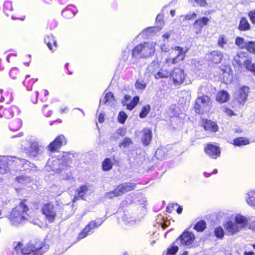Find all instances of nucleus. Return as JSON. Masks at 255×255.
<instances>
[{"instance_id": "nucleus-1", "label": "nucleus", "mask_w": 255, "mask_h": 255, "mask_svg": "<svg viewBox=\"0 0 255 255\" xmlns=\"http://www.w3.org/2000/svg\"><path fill=\"white\" fill-rule=\"evenodd\" d=\"M26 202L25 200H23L11 211L9 219L12 225L18 226L29 219L27 213L29 209Z\"/></svg>"}, {"instance_id": "nucleus-2", "label": "nucleus", "mask_w": 255, "mask_h": 255, "mask_svg": "<svg viewBox=\"0 0 255 255\" xmlns=\"http://www.w3.org/2000/svg\"><path fill=\"white\" fill-rule=\"evenodd\" d=\"M155 45L153 42H145L137 45L132 51V57L140 59L147 58L153 56L155 52Z\"/></svg>"}, {"instance_id": "nucleus-3", "label": "nucleus", "mask_w": 255, "mask_h": 255, "mask_svg": "<svg viewBox=\"0 0 255 255\" xmlns=\"http://www.w3.org/2000/svg\"><path fill=\"white\" fill-rule=\"evenodd\" d=\"M21 146L29 157H35L40 153L41 146L32 137L28 136L23 139L21 142Z\"/></svg>"}, {"instance_id": "nucleus-4", "label": "nucleus", "mask_w": 255, "mask_h": 255, "mask_svg": "<svg viewBox=\"0 0 255 255\" xmlns=\"http://www.w3.org/2000/svg\"><path fill=\"white\" fill-rule=\"evenodd\" d=\"M211 106L212 101L208 96H198L195 101L194 110L197 114H203L210 110Z\"/></svg>"}, {"instance_id": "nucleus-5", "label": "nucleus", "mask_w": 255, "mask_h": 255, "mask_svg": "<svg viewBox=\"0 0 255 255\" xmlns=\"http://www.w3.org/2000/svg\"><path fill=\"white\" fill-rule=\"evenodd\" d=\"M48 248L41 245H33L32 243L26 245L21 250V254L23 255H41L42 253L45 252Z\"/></svg>"}, {"instance_id": "nucleus-6", "label": "nucleus", "mask_w": 255, "mask_h": 255, "mask_svg": "<svg viewBox=\"0 0 255 255\" xmlns=\"http://www.w3.org/2000/svg\"><path fill=\"white\" fill-rule=\"evenodd\" d=\"M174 50L178 51L177 55L174 58L168 57L165 59L164 64H166L168 66L176 64L183 61L185 59L186 54L188 50V48L184 49L180 46H175L174 48Z\"/></svg>"}, {"instance_id": "nucleus-7", "label": "nucleus", "mask_w": 255, "mask_h": 255, "mask_svg": "<svg viewBox=\"0 0 255 255\" xmlns=\"http://www.w3.org/2000/svg\"><path fill=\"white\" fill-rule=\"evenodd\" d=\"M195 237L193 233L185 231L180 235L176 242L177 244L180 242L181 245L191 248L195 245Z\"/></svg>"}, {"instance_id": "nucleus-8", "label": "nucleus", "mask_w": 255, "mask_h": 255, "mask_svg": "<svg viewBox=\"0 0 255 255\" xmlns=\"http://www.w3.org/2000/svg\"><path fill=\"white\" fill-rule=\"evenodd\" d=\"M104 220L101 218H98L95 221H92L84 228L82 232H81L78 236L79 240L85 238L88 235L90 234V233L95 228H97L100 227L103 223Z\"/></svg>"}, {"instance_id": "nucleus-9", "label": "nucleus", "mask_w": 255, "mask_h": 255, "mask_svg": "<svg viewBox=\"0 0 255 255\" xmlns=\"http://www.w3.org/2000/svg\"><path fill=\"white\" fill-rule=\"evenodd\" d=\"M71 155L66 154L61 159H55L52 161L51 166L52 170L58 171L64 169V167H66L71 163Z\"/></svg>"}, {"instance_id": "nucleus-10", "label": "nucleus", "mask_w": 255, "mask_h": 255, "mask_svg": "<svg viewBox=\"0 0 255 255\" xmlns=\"http://www.w3.org/2000/svg\"><path fill=\"white\" fill-rule=\"evenodd\" d=\"M42 213L49 222H53L56 216L54 206L50 202L44 204L41 208Z\"/></svg>"}, {"instance_id": "nucleus-11", "label": "nucleus", "mask_w": 255, "mask_h": 255, "mask_svg": "<svg viewBox=\"0 0 255 255\" xmlns=\"http://www.w3.org/2000/svg\"><path fill=\"white\" fill-rule=\"evenodd\" d=\"M186 75L183 69L179 67H175L170 73V79L173 83L176 85L182 84L185 78Z\"/></svg>"}, {"instance_id": "nucleus-12", "label": "nucleus", "mask_w": 255, "mask_h": 255, "mask_svg": "<svg viewBox=\"0 0 255 255\" xmlns=\"http://www.w3.org/2000/svg\"><path fill=\"white\" fill-rule=\"evenodd\" d=\"M66 143V140L65 136L63 135H60L49 144L48 147L50 151L54 152Z\"/></svg>"}, {"instance_id": "nucleus-13", "label": "nucleus", "mask_w": 255, "mask_h": 255, "mask_svg": "<svg viewBox=\"0 0 255 255\" xmlns=\"http://www.w3.org/2000/svg\"><path fill=\"white\" fill-rule=\"evenodd\" d=\"M223 227L229 235H234L241 231L235 222L231 220L224 222Z\"/></svg>"}, {"instance_id": "nucleus-14", "label": "nucleus", "mask_w": 255, "mask_h": 255, "mask_svg": "<svg viewBox=\"0 0 255 255\" xmlns=\"http://www.w3.org/2000/svg\"><path fill=\"white\" fill-rule=\"evenodd\" d=\"M139 100L138 96L134 97L131 100V97L129 95H125L122 100V104L124 106H126L127 108L129 110H132L137 104Z\"/></svg>"}, {"instance_id": "nucleus-15", "label": "nucleus", "mask_w": 255, "mask_h": 255, "mask_svg": "<svg viewBox=\"0 0 255 255\" xmlns=\"http://www.w3.org/2000/svg\"><path fill=\"white\" fill-rule=\"evenodd\" d=\"M136 185L134 182H125L117 187V191H118L120 195H121L134 190L136 188Z\"/></svg>"}, {"instance_id": "nucleus-16", "label": "nucleus", "mask_w": 255, "mask_h": 255, "mask_svg": "<svg viewBox=\"0 0 255 255\" xmlns=\"http://www.w3.org/2000/svg\"><path fill=\"white\" fill-rule=\"evenodd\" d=\"M205 152L211 157L216 158L220 155V150L219 147L213 144H209L205 147Z\"/></svg>"}, {"instance_id": "nucleus-17", "label": "nucleus", "mask_w": 255, "mask_h": 255, "mask_svg": "<svg viewBox=\"0 0 255 255\" xmlns=\"http://www.w3.org/2000/svg\"><path fill=\"white\" fill-rule=\"evenodd\" d=\"M249 90V88L247 86H243L239 90L237 100L240 104H244L247 101Z\"/></svg>"}, {"instance_id": "nucleus-18", "label": "nucleus", "mask_w": 255, "mask_h": 255, "mask_svg": "<svg viewBox=\"0 0 255 255\" xmlns=\"http://www.w3.org/2000/svg\"><path fill=\"white\" fill-rule=\"evenodd\" d=\"M209 19L206 17L198 18L194 23V28L197 34L201 33L203 27L207 25Z\"/></svg>"}, {"instance_id": "nucleus-19", "label": "nucleus", "mask_w": 255, "mask_h": 255, "mask_svg": "<svg viewBox=\"0 0 255 255\" xmlns=\"http://www.w3.org/2000/svg\"><path fill=\"white\" fill-rule=\"evenodd\" d=\"M249 220L247 217L238 214L235 217V222L241 230L248 227Z\"/></svg>"}, {"instance_id": "nucleus-20", "label": "nucleus", "mask_w": 255, "mask_h": 255, "mask_svg": "<svg viewBox=\"0 0 255 255\" xmlns=\"http://www.w3.org/2000/svg\"><path fill=\"white\" fill-rule=\"evenodd\" d=\"M141 140L144 145H148L152 138V131L149 128H145L140 131Z\"/></svg>"}, {"instance_id": "nucleus-21", "label": "nucleus", "mask_w": 255, "mask_h": 255, "mask_svg": "<svg viewBox=\"0 0 255 255\" xmlns=\"http://www.w3.org/2000/svg\"><path fill=\"white\" fill-rule=\"evenodd\" d=\"M208 60L215 64L220 63L223 58V53L219 51H213L207 55Z\"/></svg>"}, {"instance_id": "nucleus-22", "label": "nucleus", "mask_w": 255, "mask_h": 255, "mask_svg": "<svg viewBox=\"0 0 255 255\" xmlns=\"http://www.w3.org/2000/svg\"><path fill=\"white\" fill-rule=\"evenodd\" d=\"M18 112V109L15 106H11L8 109H4L2 114H0V117H4L6 119H10L13 116L14 113Z\"/></svg>"}, {"instance_id": "nucleus-23", "label": "nucleus", "mask_w": 255, "mask_h": 255, "mask_svg": "<svg viewBox=\"0 0 255 255\" xmlns=\"http://www.w3.org/2000/svg\"><path fill=\"white\" fill-rule=\"evenodd\" d=\"M218 45L222 49L227 50L230 48V43L228 42L227 39L224 35H220L217 42ZM233 46V43H231Z\"/></svg>"}, {"instance_id": "nucleus-24", "label": "nucleus", "mask_w": 255, "mask_h": 255, "mask_svg": "<svg viewBox=\"0 0 255 255\" xmlns=\"http://www.w3.org/2000/svg\"><path fill=\"white\" fill-rule=\"evenodd\" d=\"M88 191V187L86 185H82L77 190V194H75L73 201L75 202L76 200L79 198L84 199L85 195Z\"/></svg>"}, {"instance_id": "nucleus-25", "label": "nucleus", "mask_w": 255, "mask_h": 255, "mask_svg": "<svg viewBox=\"0 0 255 255\" xmlns=\"http://www.w3.org/2000/svg\"><path fill=\"white\" fill-rule=\"evenodd\" d=\"M22 126V121L19 119H15L11 121L9 124V129L11 131H17Z\"/></svg>"}, {"instance_id": "nucleus-26", "label": "nucleus", "mask_w": 255, "mask_h": 255, "mask_svg": "<svg viewBox=\"0 0 255 255\" xmlns=\"http://www.w3.org/2000/svg\"><path fill=\"white\" fill-rule=\"evenodd\" d=\"M230 96L228 92L225 91H221L217 93L216 100L221 103H223L227 102Z\"/></svg>"}, {"instance_id": "nucleus-27", "label": "nucleus", "mask_w": 255, "mask_h": 255, "mask_svg": "<svg viewBox=\"0 0 255 255\" xmlns=\"http://www.w3.org/2000/svg\"><path fill=\"white\" fill-rule=\"evenodd\" d=\"M247 57L243 54H238L234 56L233 64L239 67H242Z\"/></svg>"}, {"instance_id": "nucleus-28", "label": "nucleus", "mask_w": 255, "mask_h": 255, "mask_svg": "<svg viewBox=\"0 0 255 255\" xmlns=\"http://www.w3.org/2000/svg\"><path fill=\"white\" fill-rule=\"evenodd\" d=\"M44 42L48 47L49 49L51 51L53 50L52 44H53L55 47H57L56 41L54 39L53 36L51 34L47 35L44 38Z\"/></svg>"}, {"instance_id": "nucleus-29", "label": "nucleus", "mask_w": 255, "mask_h": 255, "mask_svg": "<svg viewBox=\"0 0 255 255\" xmlns=\"http://www.w3.org/2000/svg\"><path fill=\"white\" fill-rule=\"evenodd\" d=\"M246 201L250 206L255 208V191H250L248 193Z\"/></svg>"}, {"instance_id": "nucleus-30", "label": "nucleus", "mask_w": 255, "mask_h": 255, "mask_svg": "<svg viewBox=\"0 0 255 255\" xmlns=\"http://www.w3.org/2000/svg\"><path fill=\"white\" fill-rule=\"evenodd\" d=\"M251 26L245 17H242L238 25V28L241 31H247L250 29Z\"/></svg>"}, {"instance_id": "nucleus-31", "label": "nucleus", "mask_w": 255, "mask_h": 255, "mask_svg": "<svg viewBox=\"0 0 255 255\" xmlns=\"http://www.w3.org/2000/svg\"><path fill=\"white\" fill-rule=\"evenodd\" d=\"M8 158L3 157L0 160V173L4 174L7 170L8 163Z\"/></svg>"}, {"instance_id": "nucleus-32", "label": "nucleus", "mask_w": 255, "mask_h": 255, "mask_svg": "<svg viewBox=\"0 0 255 255\" xmlns=\"http://www.w3.org/2000/svg\"><path fill=\"white\" fill-rule=\"evenodd\" d=\"M204 129L206 130H209L211 131H216L218 130V126L217 124L212 121H207L204 126Z\"/></svg>"}, {"instance_id": "nucleus-33", "label": "nucleus", "mask_w": 255, "mask_h": 255, "mask_svg": "<svg viewBox=\"0 0 255 255\" xmlns=\"http://www.w3.org/2000/svg\"><path fill=\"white\" fill-rule=\"evenodd\" d=\"M114 100V94L111 92L108 93L102 99L100 100V105L102 104H110V103L112 102V101Z\"/></svg>"}, {"instance_id": "nucleus-34", "label": "nucleus", "mask_w": 255, "mask_h": 255, "mask_svg": "<svg viewBox=\"0 0 255 255\" xmlns=\"http://www.w3.org/2000/svg\"><path fill=\"white\" fill-rule=\"evenodd\" d=\"M206 228V223L204 220H200L197 222L193 228L198 232H203Z\"/></svg>"}, {"instance_id": "nucleus-35", "label": "nucleus", "mask_w": 255, "mask_h": 255, "mask_svg": "<svg viewBox=\"0 0 255 255\" xmlns=\"http://www.w3.org/2000/svg\"><path fill=\"white\" fill-rule=\"evenodd\" d=\"M247 70L251 72H253L255 69V65L252 63V60L246 58L243 65Z\"/></svg>"}, {"instance_id": "nucleus-36", "label": "nucleus", "mask_w": 255, "mask_h": 255, "mask_svg": "<svg viewBox=\"0 0 255 255\" xmlns=\"http://www.w3.org/2000/svg\"><path fill=\"white\" fill-rule=\"evenodd\" d=\"M113 167V163L110 158H106L102 163V168L104 171H109Z\"/></svg>"}, {"instance_id": "nucleus-37", "label": "nucleus", "mask_w": 255, "mask_h": 255, "mask_svg": "<svg viewBox=\"0 0 255 255\" xmlns=\"http://www.w3.org/2000/svg\"><path fill=\"white\" fill-rule=\"evenodd\" d=\"M170 76V73L163 69H160L159 71L154 74L155 78L158 79L159 78H165Z\"/></svg>"}, {"instance_id": "nucleus-38", "label": "nucleus", "mask_w": 255, "mask_h": 255, "mask_svg": "<svg viewBox=\"0 0 255 255\" xmlns=\"http://www.w3.org/2000/svg\"><path fill=\"white\" fill-rule=\"evenodd\" d=\"M248 41H245L244 39L241 37H237L235 39V44L240 49H245Z\"/></svg>"}, {"instance_id": "nucleus-39", "label": "nucleus", "mask_w": 255, "mask_h": 255, "mask_svg": "<svg viewBox=\"0 0 255 255\" xmlns=\"http://www.w3.org/2000/svg\"><path fill=\"white\" fill-rule=\"evenodd\" d=\"M249 143L248 139L244 137H239L234 139V144L237 146H242L244 145H247Z\"/></svg>"}, {"instance_id": "nucleus-40", "label": "nucleus", "mask_w": 255, "mask_h": 255, "mask_svg": "<svg viewBox=\"0 0 255 255\" xmlns=\"http://www.w3.org/2000/svg\"><path fill=\"white\" fill-rule=\"evenodd\" d=\"M214 233L215 236L219 239H222L225 234L223 229L220 226L216 228L214 230Z\"/></svg>"}, {"instance_id": "nucleus-41", "label": "nucleus", "mask_w": 255, "mask_h": 255, "mask_svg": "<svg viewBox=\"0 0 255 255\" xmlns=\"http://www.w3.org/2000/svg\"><path fill=\"white\" fill-rule=\"evenodd\" d=\"M245 49L249 52L255 54V41H248Z\"/></svg>"}, {"instance_id": "nucleus-42", "label": "nucleus", "mask_w": 255, "mask_h": 255, "mask_svg": "<svg viewBox=\"0 0 255 255\" xmlns=\"http://www.w3.org/2000/svg\"><path fill=\"white\" fill-rule=\"evenodd\" d=\"M150 110V107L149 105H147L142 107L141 112L139 114V117L140 118H144L148 114L149 111Z\"/></svg>"}, {"instance_id": "nucleus-43", "label": "nucleus", "mask_w": 255, "mask_h": 255, "mask_svg": "<svg viewBox=\"0 0 255 255\" xmlns=\"http://www.w3.org/2000/svg\"><path fill=\"white\" fill-rule=\"evenodd\" d=\"M128 118V115L127 114L123 111H121L119 113L118 120V122L121 124H124Z\"/></svg>"}, {"instance_id": "nucleus-44", "label": "nucleus", "mask_w": 255, "mask_h": 255, "mask_svg": "<svg viewBox=\"0 0 255 255\" xmlns=\"http://www.w3.org/2000/svg\"><path fill=\"white\" fill-rule=\"evenodd\" d=\"M120 195L119 192L117 191V188L116 187L114 191L106 193L105 194V197L106 198L111 199L114 197H117Z\"/></svg>"}, {"instance_id": "nucleus-45", "label": "nucleus", "mask_w": 255, "mask_h": 255, "mask_svg": "<svg viewBox=\"0 0 255 255\" xmlns=\"http://www.w3.org/2000/svg\"><path fill=\"white\" fill-rule=\"evenodd\" d=\"M178 250V247L177 246H172L167 250V254L168 255H175Z\"/></svg>"}, {"instance_id": "nucleus-46", "label": "nucleus", "mask_w": 255, "mask_h": 255, "mask_svg": "<svg viewBox=\"0 0 255 255\" xmlns=\"http://www.w3.org/2000/svg\"><path fill=\"white\" fill-rule=\"evenodd\" d=\"M13 246L14 251L17 255L21 254V250L22 248H21L22 245L20 243H14Z\"/></svg>"}, {"instance_id": "nucleus-47", "label": "nucleus", "mask_w": 255, "mask_h": 255, "mask_svg": "<svg viewBox=\"0 0 255 255\" xmlns=\"http://www.w3.org/2000/svg\"><path fill=\"white\" fill-rule=\"evenodd\" d=\"M132 143V141L130 138L128 137H125L122 142L119 144L120 146H123L124 147H127L129 146Z\"/></svg>"}, {"instance_id": "nucleus-48", "label": "nucleus", "mask_w": 255, "mask_h": 255, "mask_svg": "<svg viewBox=\"0 0 255 255\" xmlns=\"http://www.w3.org/2000/svg\"><path fill=\"white\" fill-rule=\"evenodd\" d=\"M145 86V84L139 80H137L135 84V88L138 89L143 90Z\"/></svg>"}, {"instance_id": "nucleus-49", "label": "nucleus", "mask_w": 255, "mask_h": 255, "mask_svg": "<svg viewBox=\"0 0 255 255\" xmlns=\"http://www.w3.org/2000/svg\"><path fill=\"white\" fill-rule=\"evenodd\" d=\"M37 79H33L30 80L29 82H28L27 84H26V82L25 81L23 82V84L26 87L27 91H31L32 90V87L31 86H30V85H32L34 83L37 81Z\"/></svg>"}, {"instance_id": "nucleus-50", "label": "nucleus", "mask_w": 255, "mask_h": 255, "mask_svg": "<svg viewBox=\"0 0 255 255\" xmlns=\"http://www.w3.org/2000/svg\"><path fill=\"white\" fill-rule=\"evenodd\" d=\"M13 9L12 3L10 1H7L4 3V9L6 11H11Z\"/></svg>"}, {"instance_id": "nucleus-51", "label": "nucleus", "mask_w": 255, "mask_h": 255, "mask_svg": "<svg viewBox=\"0 0 255 255\" xmlns=\"http://www.w3.org/2000/svg\"><path fill=\"white\" fill-rule=\"evenodd\" d=\"M164 153V150L162 148H158L155 152V156L158 159H162L164 157V154L162 156L161 154Z\"/></svg>"}, {"instance_id": "nucleus-52", "label": "nucleus", "mask_w": 255, "mask_h": 255, "mask_svg": "<svg viewBox=\"0 0 255 255\" xmlns=\"http://www.w3.org/2000/svg\"><path fill=\"white\" fill-rule=\"evenodd\" d=\"M48 107V105H45L42 108V112L44 115L47 117H50L52 115V112L51 111H47L46 109Z\"/></svg>"}, {"instance_id": "nucleus-53", "label": "nucleus", "mask_w": 255, "mask_h": 255, "mask_svg": "<svg viewBox=\"0 0 255 255\" xmlns=\"http://www.w3.org/2000/svg\"><path fill=\"white\" fill-rule=\"evenodd\" d=\"M248 16L253 24H255V10H251L248 13Z\"/></svg>"}, {"instance_id": "nucleus-54", "label": "nucleus", "mask_w": 255, "mask_h": 255, "mask_svg": "<svg viewBox=\"0 0 255 255\" xmlns=\"http://www.w3.org/2000/svg\"><path fill=\"white\" fill-rule=\"evenodd\" d=\"M18 72V70L17 68H12L9 71V75L12 79H15Z\"/></svg>"}, {"instance_id": "nucleus-55", "label": "nucleus", "mask_w": 255, "mask_h": 255, "mask_svg": "<svg viewBox=\"0 0 255 255\" xmlns=\"http://www.w3.org/2000/svg\"><path fill=\"white\" fill-rule=\"evenodd\" d=\"M163 13H159L157 15L156 18V22L157 23H159L160 25L162 26V25L163 23Z\"/></svg>"}, {"instance_id": "nucleus-56", "label": "nucleus", "mask_w": 255, "mask_h": 255, "mask_svg": "<svg viewBox=\"0 0 255 255\" xmlns=\"http://www.w3.org/2000/svg\"><path fill=\"white\" fill-rule=\"evenodd\" d=\"M197 16L196 13H189L184 16L185 20H193L195 19Z\"/></svg>"}, {"instance_id": "nucleus-57", "label": "nucleus", "mask_w": 255, "mask_h": 255, "mask_svg": "<svg viewBox=\"0 0 255 255\" xmlns=\"http://www.w3.org/2000/svg\"><path fill=\"white\" fill-rule=\"evenodd\" d=\"M194 0L197 3L198 5H199L201 6L205 7L207 5V2L205 0Z\"/></svg>"}, {"instance_id": "nucleus-58", "label": "nucleus", "mask_w": 255, "mask_h": 255, "mask_svg": "<svg viewBox=\"0 0 255 255\" xmlns=\"http://www.w3.org/2000/svg\"><path fill=\"white\" fill-rule=\"evenodd\" d=\"M20 161L21 163V164H22L23 166H24L25 168H26V166L27 165H29L31 168H32L34 166V165L33 164H31L28 161H25L24 159L20 160Z\"/></svg>"}, {"instance_id": "nucleus-59", "label": "nucleus", "mask_w": 255, "mask_h": 255, "mask_svg": "<svg viewBox=\"0 0 255 255\" xmlns=\"http://www.w3.org/2000/svg\"><path fill=\"white\" fill-rule=\"evenodd\" d=\"M126 133V130L124 128H120V129H118L116 131V133L118 135H120L122 136H124L125 135Z\"/></svg>"}, {"instance_id": "nucleus-60", "label": "nucleus", "mask_w": 255, "mask_h": 255, "mask_svg": "<svg viewBox=\"0 0 255 255\" xmlns=\"http://www.w3.org/2000/svg\"><path fill=\"white\" fill-rule=\"evenodd\" d=\"M157 65V63L155 62H152L148 67L147 69H148V71L150 72L153 73L154 72L153 68L155 66L158 67Z\"/></svg>"}, {"instance_id": "nucleus-61", "label": "nucleus", "mask_w": 255, "mask_h": 255, "mask_svg": "<svg viewBox=\"0 0 255 255\" xmlns=\"http://www.w3.org/2000/svg\"><path fill=\"white\" fill-rule=\"evenodd\" d=\"M161 50L164 52H168L169 51V48L166 45L163 44L161 46Z\"/></svg>"}, {"instance_id": "nucleus-62", "label": "nucleus", "mask_w": 255, "mask_h": 255, "mask_svg": "<svg viewBox=\"0 0 255 255\" xmlns=\"http://www.w3.org/2000/svg\"><path fill=\"white\" fill-rule=\"evenodd\" d=\"M177 207H178L177 209H176V211H177V213H178V214L181 213V212L182 211V208L181 207L178 206L177 204H173V206H171V208Z\"/></svg>"}, {"instance_id": "nucleus-63", "label": "nucleus", "mask_w": 255, "mask_h": 255, "mask_svg": "<svg viewBox=\"0 0 255 255\" xmlns=\"http://www.w3.org/2000/svg\"><path fill=\"white\" fill-rule=\"evenodd\" d=\"M69 111V109L67 107H65L64 108H61L60 109V112L61 114L64 113H67Z\"/></svg>"}, {"instance_id": "nucleus-64", "label": "nucleus", "mask_w": 255, "mask_h": 255, "mask_svg": "<svg viewBox=\"0 0 255 255\" xmlns=\"http://www.w3.org/2000/svg\"><path fill=\"white\" fill-rule=\"evenodd\" d=\"M249 229L255 231V221L251 222L249 226Z\"/></svg>"}]
</instances>
